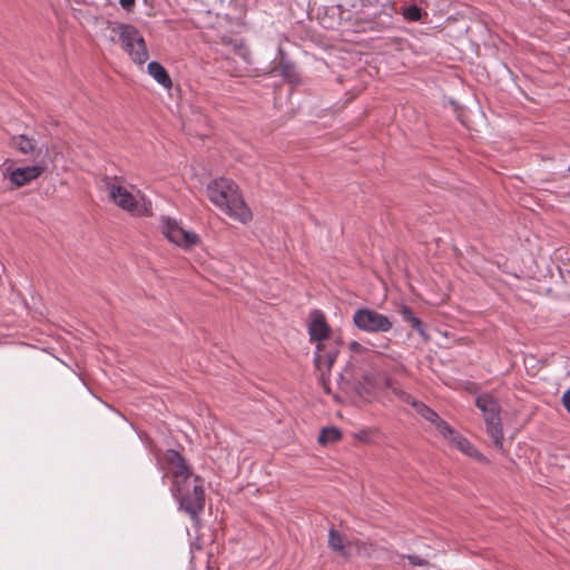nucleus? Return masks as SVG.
<instances>
[{"mask_svg": "<svg viewBox=\"0 0 570 570\" xmlns=\"http://www.w3.org/2000/svg\"><path fill=\"white\" fill-rule=\"evenodd\" d=\"M308 333L312 341H316V352L314 363L321 373L320 381L327 389L328 374L340 353V337L330 335L331 328L324 314L315 309L311 313Z\"/></svg>", "mask_w": 570, "mask_h": 570, "instance_id": "nucleus-1", "label": "nucleus"}, {"mask_svg": "<svg viewBox=\"0 0 570 570\" xmlns=\"http://www.w3.org/2000/svg\"><path fill=\"white\" fill-rule=\"evenodd\" d=\"M206 193L208 199L233 219L242 224L252 220L253 214L232 179L220 177L212 180L206 187Z\"/></svg>", "mask_w": 570, "mask_h": 570, "instance_id": "nucleus-2", "label": "nucleus"}, {"mask_svg": "<svg viewBox=\"0 0 570 570\" xmlns=\"http://www.w3.org/2000/svg\"><path fill=\"white\" fill-rule=\"evenodd\" d=\"M105 190L109 200L127 213L137 216L153 214L151 202L139 189L134 186H124L116 177L105 180Z\"/></svg>", "mask_w": 570, "mask_h": 570, "instance_id": "nucleus-3", "label": "nucleus"}, {"mask_svg": "<svg viewBox=\"0 0 570 570\" xmlns=\"http://www.w3.org/2000/svg\"><path fill=\"white\" fill-rule=\"evenodd\" d=\"M475 405L481 411L487 428V434L492 440L493 445L503 451V428L500 416L501 407L499 402L489 394L479 395Z\"/></svg>", "mask_w": 570, "mask_h": 570, "instance_id": "nucleus-4", "label": "nucleus"}, {"mask_svg": "<svg viewBox=\"0 0 570 570\" xmlns=\"http://www.w3.org/2000/svg\"><path fill=\"white\" fill-rule=\"evenodd\" d=\"M180 488V491H171V494L178 500L179 507L196 519L205 505L204 481L194 475L181 483Z\"/></svg>", "mask_w": 570, "mask_h": 570, "instance_id": "nucleus-5", "label": "nucleus"}, {"mask_svg": "<svg viewBox=\"0 0 570 570\" xmlns=\"http://www.w3.org/2000/svg\"><path fill=\"white\" fill-rule=\"evenodd\" d=\"M118 36L121 48L130 56L138 66L145 65L148 60V50L142 35L139 30L127 23H118L112 28Z\"/></svg>", "mask_w": 570, "mask_h": 570, "instance_id": "nucleus-6", "label": "nucleus"}, {"mask_svg": "<svg viewBox=\"0 0 570 570\" xmlns=\"http://www.w3.org/2000/svg\"><path fill=\"white\" fill-rule=\"evenodd\" d=\"M353 324L365 333H387L393 327L391 318L368 307L357 308L353 314Z\"/></svg>", "mask_w": 570, "mask_h": 570, "instance_id": "nucleus-7", "label": "nucleus"}, {"mask_svg": "<svg viewBox=\"0 0 570 570\" xmlns=\"http://www.w3.org/2000/svg\"><path fill=\"white\" fill-rule=\"evenodd\" d=\"M161 232L173 244L189 249L199 243V236L193 230L185 229L181 224L170 217L161 218Z\"/></svg>", "mask_w": 570, "mask_h": 570, "instance_id": "nucleus-8", "label": "nucleus"}, {"mask_svg": "<svg viewBox=\"0 0 570 570\" xmlns=\"http://www.w3.org/2000/svg\"><path fill=\"white\" fill-rule=\"evenodd\" d=\"M164 459L167 464V469L173 476L170 491H180L181 483L195 474L190 470L186 460L176 450H167Z\"/></svg>", "mask_w": 570, "mask_h": 570, "instance_id": "nucleus-9", "label": "nucleus"}, {"mask_svg": "<svg viewBox=\"0 0 570 570\" xmlns=\"http://www.w3.org/2000/svg\"><path fill=\"white\" fill-rule=\"evenodd\" d=\"M43 165L36 164L32 166L17 167L13 169L8 168L3 173V176L9 178L12 185L21 187L37 179L43 173Z\"/></svg>", "mask_w": 570, "mask_h": 570, "instance_id": "nucleus-10", "label": "nucleus"}, {"mask_svg": "<svg viewBox=\"0 0 570 570\" xmlns=\"http://www.w3.org/2000/svg\"><path fill=\"white\" fill-rule=\"evenodd\" d=\"M415 411L426 421L433 423L440 434H451L452 428L442 419L439 417L438 413L430 409L424 403H414Z\"/></svg>", "mask_w": 570, "mask_h": 570, "instance_id": "nucleus-11", "label": "nucleus"}, {"mask_svg": "<svg viewBox=\"0 0 570 570\" xmlns=\"http://www.w3.org/2000/svg\"><path fill=\"white\" fill-rule=\"evenodd\" d=\"M443 438L450 440L454 446L460 450L462 453L469 455V456H472V458H475L478 459L479 461H487L485 456L483 454H481L472 444L469 440H466L465 438H463L462 435H460L459 433H456L453 429H452V433L451 434H441Z\"/></svg>", "mask_w": 570, "mask_h": 570, "instance_id": "nucleus-12", "label": "nucleus"}, {"mask_svg": "<svg viewBox=\"0 0 570 570\" xmlns=\"http://www.w3.org/2000/svg\"><path fill=\"white\" fill-rule=\"evenodd\" d=\"M277 70L279 75L289 82L298 81L295 65L288 59L284 50L278 48V66Z\"/></svg>", "mask_w": 570, "mask_h": 570, "instance_id": "nucleus-13", "label": "nucleus"}, {"mask_svg": "<svg viewBox=\"0 0 570 570\" xmlns=\"http://www.w3.org/2000/svg\"><path fill=\"white\" fill-rule=\"evenodd\" d=\"M363 380L365 384L374 390H392L394 386V382L389 375L379 372H367Z\"/></svg>", "mask_w": 570, "mask_h": 570, "instance_id": "nucleus-14", "label": "nucleus"}, {"mask_svg": "<svg viewBox=\"0 0 570 570\" xmlns=\"http://www.w3.org/2000/svg\"><path fill=\"white\" fill-rule=\"evenodd\" d=\"M147 72L154 78L159 85L166 89H170L173 86L171 78L167 70L157 61H150L147 66Z\"/></svg>", "mask_w": 570, "mask_h": 570, "instance_id": "nucleus-15", "label": "nucleus"}, {"mask_svg": "<svg viewBox=\"0 0 570 570\" xmlns=\"http://www.w3.org/2000/svg\"><path fill=\"white\" fill-rule=\"evenodd\" d=\"M11 146L23 155L35 156L37 142L33 138L26 135H18L11 138Z\"/></svg>", "mask_w": 570, "mask_h": 570, "instance_id": "nucleus-16", "label": "nucleus"}, {"mask_svg": "<svg viewBox=\"0 0 570 570\" xmlns=\"http://www.w3.org/2000/svg\"><path fill=\"white\" fill-rule=\"evenodd\" d=\"M353 542H348L347 544L344 543V539L343 537L341 535V533L335 530L334 528H331L330 531H328V547L340 553L341 556L347 558L348 557V551L347 549H350L352 547Z\"/></svg>", "mask_w": 570, "mask_h": 570, "instance_id": "nucleus-17", "label": "nucleus"}, {"mask_svg": "<svg viewBox=\"0 0 570 570\" xmlns=\"http://www.w3.org/2000/svg\"><path fill=\"white\" fill-rule=\"evenodd\" d=\"M400 314L402 320L409 324L419 333V335L428 341L429 336L423 327L422 322L414 315L413 311L407 305H402L400 307Z\"/></svg>", "mask_w": 570, "mask_h": 570, "instance_id": "nucleus-18", "label": "nucleus"}, {"mask_svg": "<svg viewBox=\"0 0 570 570\" xmlns=\"http://www.w3.org/2000/svg\"><path fill=\"white\" fill-rule=\"evenodd\" d=\"M342 433L336 428H324L318 436V442L326 444L330 442H336L341 439Z\"/></svg>", "mask_w": 570, "mask_h": 570, "instance_id": "nucleus-19", "label": "nucleus"}, {"mask_svg": "<svg viewBox=\"0 0 570 570\" xmlns=\"http://www.w3.org/2000/svg\"><path fill=\"white\" fill-rule=\"evenodd\" d=\"M402 14L407 21H420L422 18V9L416 4H412L404 8Z\"/></svg>", "mask_w": 570, "mask_h": 570, "instance_id": "nucleus-20", "label": "nucleus"}, {"mask_svg": "<svg viewBox=\"0 0 570 570\" xmlns=\"http://www.w3.org/2000/svg\"><path fill=\"white\" fill-rule=\"evenodd\" d=\"M391 392L402 402L411 404L414 407V403H420V401L415 400L407 392L403 391L399 386L394 384Z\"/></svg>", "mask_w": 570, "mask_h": 570, "instance_id": "nucleus-21", "label": "nucleus"}, {"mask_svg": "<svg viewBox=\"0 0 570 570\" xmlns=\"http://www.w3.org/2000/svg\"><path fill=\"white\" fill-rule=\"evenodd\" d=\"M348 348L354 354H363L367 351V348L364 345H362L361 343H358L356 341L350 342Z\"/></svg>", "mask_w": 570, "mask_h": 570, "instance_id": "nucleus-22", "label": "nucleus"}, {"mask_svg": "<svg viewBox=\"0 0 570 570\" xmlns=\"http://www.w3.org/2000/svg\"><path fill=\"white\" fill-rule=\"evenodd\" d=\"M407 560L410 561V563L412 566H429V561L424 558H421L419 556H415V554H409L406 556Z\"/></svg>", "mask_w": 570, "mask_h": 570, "instance_id": "nucleus-23", "label": "nucleus"}, {"mask_svg": "<svg viewBox=\"0 0 570 570\" xmlns=\"http://www.w3.org/2000/svg\"><path fill=\"white\" fill-rule=\"evenodd\" d=\"M119 4L127 12H132L136 4V0H119Z\"/></svg>", "mask_w": 570, "mask_h": 570, "instance_id": "nucleus-24", "label": "nucleus"}, {"mask_svg": "<svg viewBox=\"0 0 570 570\" xmlns=\"http://www.w3.org/2000/svg\"><path fill=\"white\" fill-rule=\"evenodd\" d=\"M562 404L563 406H568V404H570V387L562 395Z\"/></svg>", "mask_w": 570, "mask_h": 570, "instance_id": "nucleus-25", "label": "nucleus"}, {"mask_svg": "<svg viewBox=\"0 0 570 570\" xmlns=\"http://www.w3.org/2000/svg\"><path fill=\"white\" fill-rule=\"evenodd\" d=\"M355 546L357 547L358 551L361 552V549L364 550L366 552L367 548H366V544L364 542H355Z\"/></svg>", "mask_w": 570, "mask_h": 570, "instance_id": "nucleus-26", "label": "nucleus"}, {"mask_svg": "<svg viewBox=\"0 0 570 570\" xmlns=\"http://www.w3.org/2000/svg\"><path fill=\"white\" fill-rule=\"evenodd\" d=\"M564 407L568 411V413L570 414V404H568V406H564Z\"/></svg>", "mask_w": 570, "mask_h": 570, "instance_id": "nucleus-27", "label": "nucleus"}, {"mask_svg": "<svg viewBox=\"0 0 570 570\" xmlns=\"http://www.w3.org/2000/svg\"><path fill=\"white\" fill-rule=\"evenodd\" d=\"M569 173H570V165H569Z\"/></svg>", "mask_w": 570, "mask_h": 570, "instance_id": "nucleus-28", "label": "nucleus"}]
</instances>
